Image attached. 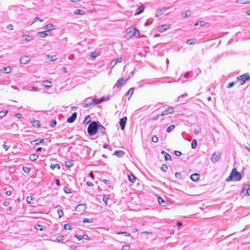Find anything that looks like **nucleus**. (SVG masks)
<instances>
[{
	"instance_id": "obj_1",
	"label": "nucleus",
	"mask_w": 250,
	"mask_h": 250,
	"mask_svg": "<svg viewBox=\"0 0 250 250\" xmlns=\"http://www.w3.org/2000/svg\"><path fill=\"white\" fill-rule=\"evenodd\" d=\"M101 123L99 122L93 121L91 122L87 128V132L90 136H93L98 131Z\"/></svg>"
},
{
	"instance_id": "obj_2",
	"label": "nucleus",
	"mask_w": 250,
	"mask_h": 250,
	"mask_svg": "<svg viewBox=\"0 0 250 250\" xmlns=\"http://www.w3.org/2000/svg\"><path fill=\"white\" fill-rule=\"evenodd\" d=\"M241 178L242 176L240 173L237 171L235 168H234L232 169L229 176L226 179V181L228 182L234 180L239 181Z\"/></svg>"
},
{
	"instance_id": "obj_3",
	"label": "nucleus",
	"mask_w": 250,
	"mask_h": 250,
	"mask_svg": "<svg viewBox=\"0 0 250 250\" xmlns=\"http://www.w3.org/2000/svg\"><path fill=\"white\" fill-rule=\"evenodd\" d=\"M250 79V75L248 73H246L243 74L238 77H237V82L239 81L240 82V84H243L246 80H248Z\"/></svg>"
},
{
	"instance_id": "obj_4",
	"label": "nucleus",
	"mask_w": 250,
	"mask_h": 250,
	"mask_svg": "<svg viewBox=\"0 0 250 250\" xmlns=\"http://www.w3.org/2000/svg\"><path fill=\"white\" fill-rule=\"evenodd\" d=\"M221 156V153L220 152H215L211 156V161L213 163H216L219 160Z\"/></svg>"
},
{
	"instance_id": "obj_5",
	"label": "nucleus",
	"mask_w": 250,
	"mask_h": 250,
	"mask_svg": "<svg viewBox=\"0 0 250 250\" xmlns=\"http://www.w3.org/2000/svg\"><path fill=\"white\" fill-rule=\"evenodd\" d=\"M98 104H99V101H98V99L96 98H92L90 102L83 104V106L84 108H87L92 105H95Z\"/></svg>"
},
{
	"instance_id": "obj_6",
	"label": "nucleus",
	"mask_w": 250,
	"mask_h": 250,
	"mask_svg": "<svg viewBox=\"0 0 250 250\" xmlns=\"http://www.w3.org/2000/svg\"><path fill=\"white\" fill-rule=\"evenodd\" d=\"M126 31H127V34H130V35H129L130 37H132L133 36H135L136 37H139V34H140L139 31L136 28L133 29V32H132V33H131L132 31L130 28H127Z\"/></svg>"
},
{
	"instance_id": "obj_7",
	"label": "nucleus",
	"mask_w": 250,
	"mask_h": 250,
	"mask_svg": "<svg viewBox=\"0 0 250 250\" xmlns=\"http://www.w3.org/2000/svg\"><path fill=\"white\" fill-rule=\"evenodd\" d=\"M174 112V108L173 107L169 106L167 109H165L163 111L160 115H158V116H165L168 115V114H172Z\"/></svg>"
},
{
	"instance_id": "obj_8",
	"label": "nucleus",
	"mask_w": 250,
	"mask_h": 250,
	"mask_svg": "<svg viewBox=\"0 0 250 250\" xmlns=\"http://www.w3.org/2000/svg\"><path fill=\"white\" fill-rule=\"evenodd\" d=\"M86 208V206L85 204H81L77 205L76 207L75 210L78 212H79L80 213H82L85 210Z\"/></svg>"
},
{
	"instance_id": "obj_9",
	"label": "nucleus",
	"mask_w": 250,
	"mask_h": 250,
	"mask_svg": "<svg viewBox=\"0 0 250 250\" xmlns=\"http://www.w3.org/2000/svg\"><path fill=\"white\" fill-rule=\"evenodd\" d=\"M170 7H162L159 9L155 13V16L158 17L162 15Z\"/></svg>"
},
{
	"instance_id": "obj_10",
	"label": "nucleus",
	"mask_w": 250,
	"mask_h": 250,
	"mask_svg": "<svg viewBox=\"0 0 250 250\" xmlns=\"http://www.w3.org/2000/svg\"><path fill=\"white\" fill-rule=\"evenodd\" d=\"M127 120L126 117H124L120 120L119 124L121 126V129L123 130L125 129Z\"/></svg>"
},
{
	"instance_id": "obj_11",
	"label": "nucleus",
	"mask_w": 250,
	"mask_h": 250,
	"mask_svg": "<svg viewBox=\"0 0 250 250\" xmlns=\"http://www.w3.org/2000/svg\"><path fill=\"white\" fill-rule=\"evenodd\" d=\"M77 112H74L71 116L67 118V122L69 123H72L74 122L77 118Z\"/></svg>"
},
{
	"instance_id": "obj_12",
	"label": "nucleus",
	"mask_w": 250,
	"mask_h": 250,
	"mask_svg": "<svg viewBox=\"0 0 250 250\" xmlns=\"http://www.w3.org/2000/svg\"><path fill=\"white\" fill-rule=\"evenodd\" d=\"M169 28L170 25L168 24H163L158 27V30L161 32H163Z\"/></svg>"
},
{
	"instance_id": "obj_13",
	"label": "nucleus",
	"mask_w": 250,
	"mask_h": 250,
	"mask_svg": "<svg viewBox=\"0 0 250 250\" xmlns=\"http://www.w3.org/2000/svg\"><path fill=\"white\" fill-rule=\"evenodd\" d=\"M55 26L52 23H48L44 27V29L46 31H50L55 29Z\"/></svg>"
},
{
	"instance_id": "obj_14",
	"label": "nucleus",
	"mask_w": 250,
	"mask_h": 250,
	"mask_svg": "<svg viewBox=\"0 0 250 250\" xmlns=\"http://www.w3.org/2000/svg\"><path fill=\"white\" fill-rule=\"evenodd\" d=\"M128 79V78H127L126 80H125L123 78L119 79L117 83H116L115 86H116L117 87L122 86Z\"/></svg>"
},
{
	"instance_id": "obj_15",
	"label": "nucleus",
	"mask_w": 250,
	"mask_h": 250,
	"mask_svg": "<svg viewBox=\"0 0 250 250\" xmlns=\"http://www.w3.org/2000/svg\"><path fill=\"white\" fill-rule=\"evenodd\" d=\"M44 141V139H39L35 140H32L30 142V144L32 145H38L41 143H43Z\"/></svg>"
},
{
	"instance_id": "obj_16",
	"label": "nucleus",
	"mask_w": 250,
	"mask_h": 250,
	"mask_svg": "<svg viewBox=\"0 0 250 250\" xmlns=\"http://www.w3.org/2000/svg\"><path fill=\"white\" fill-rule=\"evenodd\" d=\"M30 61V59L29 56H24L21 58L20 62L22 64H27Z\"/></svg>"
},
{
	"instance_id": "obj_17",
	"label": "nucleus",
	"mask_w": 250,
	"mask_h": 250,
	"mask_svg": "<svg viewBox=\"0 0 250 250\" xmlns=\"http://www.w3.org/2000/svg\"><path fill=\"white\" fill-rule=\"evenodd\" d=\"M144 9H145V7L143 6V5H142L139 6L136 9V11L135 12V15L136 16V15H138L141 14L142 13H143L144 12Z\"/></svg>"
},
{
	"instance_id": "obj_18",
	"label": "nucleus",
	"mask_w": 250,
	"mask_h": 250,
	"mask_svg": "<svg viewBox=\"0 0 250 250\" xmlns=\"http://www.w3.org/2000/svg\"><path fill=\"white\" fill-rule=\"evenodd\" d=\"M12 67H11V66H6V67H3L1 69V72L2 73H9L11 72L12 69Z\"/></svg>"
},
{
	"instance_id": "obj_19",
	"label": "nucleus",
	"mask_w": 250,
	"mask_h": 250,
	"mask_svg": "<svg viewBox=\"0 0 250 250\" xmlns=\"http://www.w3.org/2000/svg\"><path fill=\"white\" fill-rule=\"evenodd\" d=\"M124 154H125L124 152L121 150H116L114 152V154H113V155L117 156L119 158L122 157Z\"/></svg>"
},
{
	"instance_id": "obj_20",
	"label": "nucleus",
	"mask_w": 250,
	"mask_h": 250,
	"mask_svg": "<svg viewBox=\"0 0 250 250\" xmlns=\"http://www.w3.org/2000/svg\"><path fill=\"white\" fill-rule=\"evenodd\" d=\"M200 178V174L198 173H194L190 176V179L193 181H197Z\"/></svg>"
},
{
	"instance_id": "obj_21",
	"label": "nucleus",
	"mask_w": 250,
	"mask_h": 250,
	"mask_svg": "<svg viewBox=\"0 0 250 250\" xmlns=\"http://www.w3.org/2000/svg\"><path fill=\"white\" fill-rule=\"evenodd\" d=\"M250 189V185H245L243 187V190L241 192V193L242 194L243 193H245V190H246V194L247 195H250V193H249V190Z\"/></svg>"
},
{
	"instance_id": "obj_22",
	"label": "nucleus",
	"mask_w": 250,
	"mask_h": 250,
	"mask_svg": "<svg viewBox=\"0 0 250 250\" xmlns=\"http://www.w3.org/2000/svg\"><path fill=\"white\" fill-rule=\"evenodd\" d=\"M31 124L34 127H39L40 126V123L38 120L33 119L31 121Z\"/></svg>"
},
{
	"instance_id": "obj_23",
	"label": "nucleus",
	"mask_w": 250,
	"mask_h": 250,
	"mask_svg": "<svg viewBox=\"0 0 250 250\" xmlns=\"http://www.w3.org/2000/svg\"><path fill=\"white\" fill-rule=\"evenodd\" d=\"M65 165L67 167H71L74 165V162L71 160H67L65 162Z\"/></svg>"
},
{
	"instance_id": "obj_24",
	"label": "nucleus",
	"mask_w": 250,
	"mask_h": 250,
	"mask_svg": "<svg viewBox=\"0 0 250 250\" xmlns=\"http://www.w3.org/2000/svg\"><path fill=\"white\" fill-rule=\"evenodd\" d=\"M158 202L161 206L165 207L167 205V202L162 197L158 198Z\"/></svg>"
},
{
	"instance_id": "obj_25",
	"label": "nucleus",
	"mask_w": 250,
	"mask_h": 250,
	"mask_svg": "<svg viewBox=\"0 0 250 250\" xmlns=\"http://www.w3.org/2000/svg\"><path fill=\"white\" fill-rule=\"evenodd\" d=\"M134 90V88H130L126 93V95L128 96V100L130 98L132 95L133 94Z\"/></svg>"
},
{
	"instance_id": "obj_26",
	"label": "nucleus",
	"mask_w": 250,
	"mask_h": 250,
	"mask_svg": "<svg viewBox=\"0 0 250 250\" xmlns=\"http://www.w3.org/2000/svg\"><path fill=\"white\" fill-rule=\"evenodd\" d=\"M38 157V155L36 154H32L29 156V159L32 161L36 160Z\"/></svg>"
},
{
	"instance_id": "obj_27",
	"label": "nucleus",
	"mask_w": 250,
	"mask_h": 250,
	"mask_svg": "<svg viewBox=\"0 0 250 250\" xmlns=\"http://www.w3.org/2000/svg\"><path fill=\"white\" fill-rule=\"evenodd\" d=\"M98 130H100L103 135L106 134L105 128L101 124L99 127Z\"/></svg>"
},
{
	"instance_id": "obj_28",
	"label": "nucleus",
	"mask_w": 250,
	"mask_h": 250,
	"mask_svg": "<svg viewBox=\"0 0 250 250\" xmlns=\"http://www.w3.org/2000/svg\"><path fill=\"white\" fill-rule=\"evenodd\" d=\"M128 179H129V180L134 183L135 182V181H136V177L135 176L132 174V173L130 174V175H128Z\"/></svg>"
},
{
	"instance_id": "obj_29",
	"label": "nucleus",
	"mask_w": 250,
	"mask_h": 250,
	"mask_svg": "<svg viewBox=\"0 0 250 250\" xmlns=\"http://www.w3.org/2000/svg\"><path fill=\"white\" fill-rule=\"evenodd\" d=\"M22 38L26 41H30L33 40L32 37L28 35H23Z\"/></svg>"
},
{
	"instance_id": "obj_30",
	"label": "nucleus",
	"mask_w": 250,
	"mask_h": 250,
	"mask_svg": "<svg viewBox=\"0 0 250 250\" xmlns=\"http://www.w3.org/2000/svg\"><path fill=\"white\" fill-rule=\"evenodd\" d=\"M181 15L184 18H188L191 15V12L189 10H187L185 12H183Z\"/></svg>"
},
{
	"instance_id": "obj_31",
	"label": "nucleus",
	"mask_w": 250,
	"mask_h": 250,
	"mask_svg": "<svg viewBox=\"0 0 250 250\" xmlns=\"http://www.w3.org/2000/svg\"><path fill=\"white\" fill-rule=\"evenodd\" d=\"M46 32L47 31H46V30L44 31L39 32L38 33V35L42 38H44L48 35V34L46 33Z\"/></svg>"
},
{
	"instance_id": "obj_32",
	"label": "nucleus",
	"mask_w": 250,
	"mask_h": 250,
	"mask_svg": "<svg viewBox=\"0 0 250 250\" xmlns=\"http://www.w3.org/2000/svg\"><path fill=\"white\" fill-rule=\"evenodd\" d=\"M91 121V117L89 115L87 116L83 120V124L87 125Z\"/></svg>"
},
{
	"instance_id": "obj_33",
	"label": "nucleus",
	"mask_w": 250,
	"mask_h": 250,
	"mask_svg": "<svg viewBox=\"0 0 250 250\" xmlns=\"http://www.w3.org/2000/svg\"><path fill=\"white\" fill-rule=\"evenodd\" d=\"M74 13L75 15H82V14H84V12L83 10H82L81 9H76L75 10Z\"/></svg>"
},
{
	"instance_id": "obj_34",
	"label": "nucleus",
	"mask_w": 250,
	"mask_h": 250,
	"mask_svg": "<svg viewBox=\"0 0 250 250\" xmlns=\"http://www.w3.org/2000/svg\"><path fill=\"white\" fill-rule=\"evenodd\" d=\"M250 2V0H237L236 3L240 4H247Z\"/></svg>"
},
{
	"instance_id": "obj_35",
	"label": "nucleus",
	"mask_w": 250,
	"mask_h": 250,
	"mask_svg": "<svg viewBox=\"0 0 250 250\" xmlns=\"http://www.w3.org/2000/svg\"><path fill=\"white\" fill-rule=\"evenodd\" d=\"M64 240V236H58L56 238V241L59 243H63Z\"/></svg>"
},
{
	"instance_id": "obj_36",
	"label": "nucleus",
	"mask_w": 250,
	"mask_h": 250,
	"mask_svg": "<svg viewBox=\"0 0 250 250\" xmlns=\"http://www.w3.org/2000/svg\"><path fill=\"white\" fill-rule=\"evenodd\" d=\"M56 57V56H53V55H48L47 56H46V61H48V60H50L51 61H55L56 60V58H54Z\"/></svg>"
},
{
	"instance_id": "obj_37",
	"label": "nucleus",
	"mask_w": 250,
	"mask_h": 250,
	"mask_svg": "<svg viewBox=\"0 0 250 250\" xmlns=\"http://www.w3.org/2000/svg\"><path fill=\"white\" fill-rule=\"evenodd\" d=\"M8 113V110H2L0 111V118H2L5 116Z\"/></svg>"
},
{
	"instance_id": "obj_38",
	"label": "nucleus",
	"mask_w": 250,
	"mask_h": 250,
	"mask_svg": "<svg viewBox=\"0 0 250 250\" xmlns=\"http://www.w3.org/2000/svg\"><path fill=\"white\" fill-rule=\"evenodd\" d=\"M27 90L29 91H38L39 90V88L37 87L31 86L28 87L27 88Z\"/></svg>"
},
{
	"instance_id": "obj_39",
	"label": "nucleus",
	"mask_w": 250,
	"mask_h": 250,
	"mask_svg": "<svg viewBox=\"0 0 250 250\" xmlns=\"http://www.w3.org/2000/svg\"><path fill=\"white\" fill-rule=\"evenodd\" d=\"M175 126L174 125H170L166 129L167 132H170L175 128Z\"/></svg>"
},
{
	"instance_id": "obj_40",
	"label": "nucleus",
	"mask_w": 250,
	"mask_h": 250,
	"mask_svg": "<svg viewBox=\"0 0 250 250\" xmlns=\"http://www.w3.org/2000/svg\"><path fill=\"white\" fill-rule=\"evenodd\" d=\"M51 82L49 81H45L43 82V85L46 87H49L51 86Z\"/></svg>"
},
{
	"instance_id": "obj_41",
	"label": "nucleus",
	"mask_w": 250,
	"mask_h": 250,
	"mask_svg": "<svg viewBox=\"0 0 250 250\" xmlns=\"http://www.w3.org/2000/svg\"><path fill=\"white\" fill-rule=\"evenodd\" d=\"M197 142L196 139H194L191 144L192 148H195L197 146Z\"/></svg>"
},
{
	"instance_id": "obj_42",
	"label": "nucleus",
	"mask_w": 250,
	"mask_h": 250,
	"mask_svg": "<svg viewBox=\"0 0 250 250\" xmlns=\"http://www.w3.org/2000/svg\"><path fill=\"white\" fill-rule=\"evenodd\" d=\"M57 212L59 218H61L63 215V211L61 209H58Z\"/></svg>"
},
{
	"instance_id": "obj_43",
	"label": "nucleus",
	"mask_w": 250,
	"mask_h": 250,
	"mask_svg": "<svg viewBox=\"0 0 250 250\" xmlns=\"http://www.w3.org/2000/svg\"><path fill=\"white\" fill-rule=\"evenodd\" d=\"M50 168L52 169H54L55 168H57L58 169H60V165L59 164H54V165H51L50 166Z\"/></svg>"
},
{
	"instance_id": "obj_44",
	"label": "nucleus",
	"mask_w": 250,
	"mask_h": 250,
	"mask_svg": "<svg viewBox=\"0 0 250 250\" xmlns=\"http://www.w3.org/2000/svg\"><path fill=\"white\" fill-rule=\"evenodd\" d=\"M93 219H92V218L88 219V218H85L83 220V223H92V222H93Z\"/></svg>"
},
{
	"instance_id": "obj_45",
	"label": "nucleus",
	"mask_w": 250,
	"mask_h": 250,
	"mask_svg": "<svg viewBox=\"0 0 250 250\" xmlns=\"http://www.w3.org/2000/svg\"><path fill=\"white\" fill-rule=\"evenodd\" d=\"M195 39H188L187 41V43L188 45H191L194 43Z\"/></svg>"
},
{
	"instance_id": "obj_46",
	"label": "nucleus",
	"mask_w": 250,
	"mask_h": 250,
	"mask_svg": "<svg viewBox=\"0 0 250 250\" xmlns=\"http://www.w3.org/2000/svg\"><path fill=\"white\" fill-rule=\"evenodd\" d=\"M57 122L55 120H52L50 123V126L51 127H54L56 126Z\"/></svg>"
},
{
	"instance_id": "obj_47",
	"label": "nucleus",
	"mask_w": 250,
	"mask_h": 250,
	"mask_svg": "<svg viewBox=\"0 0 250 250\" xmlns=\"http://www.w3.org/2000/svg\"><path fill=\"white\" fill-rule=\"evenodd\" d=\"M237 83V81L229 83L227 85V88H229Z\"/></svg>"
},
{
	"instance_id": "obj_48",
	"label": "nucleus",
	"mask_w": 250,
	"mask_h": 250,
	"mask_svg": "<svg viewBox=\"0 0 250 250\" xmlns=\"http://www.w3.org/2000/svg\"><path fill=\"white\" fill-rule=\"evenodd\" d=\"M114 65H113L112 67H114L118 62H122V58H120L114 60Z\"/></svg>"
},
{
	"instance_id": "obj_49",
	"label": "nucleus",
	"mask_w": 250,
	"mask_h": 250,
	"mask_svg": "<svg viewBox=\"0 0 250 250\" xmlns=\"http://www.w3.org/2000/svg\"><path fill=\"white\" fill-rule=\"evenodd\" d=\"M161 170L164 172H166L167 169V167L165 164H163L161 167Z\"/></svg>"
},
{
	"instance_id": "obj_50",
	"label": "nucleus",
	"mask_w": 250,
	"mask_h": 250,
	"mask_svg": "<svg viewBox=\"0 0 250 250\" xmlns=\"http://www.w3.org/2000/svg\"><path fill=\"white\" fill-rule=\"evenodd\" d=\"M175 175V177L178 179H182L183 178L182 174L179 172H176Z\"/></svg>"
},
{
	"instance_id": "obj_51",
	"label": "nucleus",
	"mask_w": 250,
	"mask_h": 250,
	"mask_svg": "<svg viewBox=\"0 0 250 250\" xmlns=\"http://www.w3.org/2000/svg\"><path fill=\"white\" fill-rule=\"evenodd\" d=\"M117 234H124L126 237H128V236H130V234L129 233H128V232H125V231L119 232H118Z\"/></svg>"
},
{
	"instance_id": "obj_52",
	"label": "nucleus",
	"mask_w": 250,
	"mask_h": 250,
	"mask_svg": "<svg viewBox=\"0 0 250 250\" xmlns=\"http://www.w3.org/2000/svg\"><path fill=\"white\" fill-rule=\"evenodd\" d=\"M152 141L154 143H157L158 141V138L156 135H153L151 138Z\"/></svg>"
},
{
	"instance_id": "obj_53",
	"label": "nucleus",
	"mask_w": 250,
	"mask_h": 250,
	"mask_svg": "<svg viewBox=\"0 0 250 250\" xmlns=\"http://www.w3.org/2000/svg\"><path fill=\"white\" fill-rule=\"evenodd\" d=\"M165 158L166 160H171V157L170 155L167 153L165 155Z\"/></svg>"
},
{
	"instance_id": "obj_54",
	"label": "nucleus",
	"mask_w": 250,
	"mask_h": 250,
	"mask_svg": "<svg viewBox=\"0 0 250 250\" xmlns=\"http://www.w3.org/2000/svg\"><path fill=\"white\" fill-rule=\"evenodd\" d=\"M23 171L25 173H29L30 171V168L27 167H23L22 168Z\"/></svg>"
},
{
	"instance_id": "obj_55",
	"label": "nucleus",
	"mask_w": 250,
	"mask_h": 250,
	"mask_svg": "<svg viewBox=\"0 0 250 250\" xmlns=\"http://www.w3.org/2000/svg\"><path fill=\"white\" fill-rule=\"evenodd\" d=\"M109 198L108 197H107L106 195H104L103 198V201L105 203L106 205L107 204V201L108 200Z\"/></svg>"
},
{
	"instance_id": "obj_56",
	"label": "nucleus",
	"mask_w": 250,
	"mask_h": 250,
	"mask_svg": "<svg viewBox=\"0 0 250 250\" xmlns=\"http://www.w3.org/2000/svg\"><path fill=\"white\" fill-rule=\"evenodd\" d=\"M64 229H71L70 225L69 224H65L64 225Z\"/></svg>"
},
{
	"instance_id": "obj_57",
	"label": "nucleus",
	"mask_w": 250,
	"mask_h": 250,
	"mask_svg": "<svg viewBox=\"0 0 250 250\" xmlns=\"http://www.w3.org/2000/svg\"><path fill=\"white\" fill-rule=\"evenodd\" d=\"M32 200H33V198L31 196H27L26 197V201L28 203L31 204Z\"/></svg>"
},
{
	"instance_id": "obj_58",
	"label": "nucleus",
	"mask_w": 250,
	"mask_h": 250,
	"mask_svg": "<svg viewBox=\"0 0 250 250\" xmlns=\"http://www.w3.org/2000/svg\"><path fill=\"white\" fill-rule=\"evenodd\" d=\"M37 21H40L41 22L42 21V20L39 17H35L34 19V21H33L32 23L33 24V23H34L35 22Z\"/></svg>"
},
{
	"instance_id": "obj_59",
	"label": "nucleus",
	"mask_w": 250,
	"mask_h": 250,
	"mask_svg": "<svg viewBox=\"0 0 250 250\" xmlns=\"http://www.w3.org/2000/svg\"><path fill=\"white\" fill-rule=\"evenodd\" d=\"M130 246L129 245H125L122 248V250H129Z\"/></svg>"
},
{
	"instance_id": "obj_60",
	"label": "nucleus",
	"mask_w": 250,
	"mask_h": 250,
	"mask_svg": "<svg viewBox=\"0 0 250 250\" xmlns=\"http://www.w3.org/2000/svg\"><path fill=\"white\" fill-rule=\"evenodd\" d=\"M6 27L10 29V30H13L14 29V26L12 24H8Z\"/></svg>"
},
{
	"instance_id": "obj_61",
	"label": "nucleus",
	"mask_w": 250,
	"mask_h": 250,
	"mask_svg": "<svg viewBox=\"0 0 250 250\" xmlns=\"http://www.w3.org/2000/svg\"><path fill=\"white\" fill-rule=\"evenodd\" d=\"M74 237L77 238L79 241L83 239V237L81 235L75 234Z\"/></svg>"
},
{
	"instance_id": "obj_62",
	"label": "nucleus",
	"mask_w": 250,
	"mask_h": 250,
	"mask_svg": "<svg viewBox=\"0 0 250 250\" xmlns=\"http://www.w3.org/2000/svg\"><path fill=\"white\" fill-rule=\"evenodd\" d=\"M43 226L41 225H38L37 227L36 228V229L39 230H43Z\"/></svg>"
},
{
	"instance_id": "obj_63",
	"label": "nucleus",
	"mask_w": 250,
	"mask_h": 250,
	"mask_svg": "<svg viewBox=\"0 0 250 250\" xmlns=\"http://www.w3.org/2000/svg\"><path fill=\"white\" fill-rule=\"evenodd\" d=\"M90 56L91 58H95L98 56V55L96 52H92Z\"/></svg>"
},
{
	"instance_id": "obj_64",
	"label": "nucleus",
	"mask_w": 250,
	"mask_h": 250,
	"mask_svg": "<svg viewBox=\"0 0 250 250\" xmlns=\"http://www.w3.org/2000/svg\"><path fill=\"white\" fill-rule=\"evenodd\" d=\"M82 237H83V238L85 240H88L89 239V237L87 234H83Z\"/></svg>"
}]
</instances>
